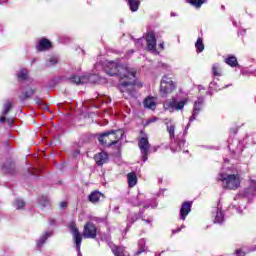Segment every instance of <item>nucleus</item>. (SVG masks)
Listing matches in <instances>:
<instances>
[{"label": "nucleus", "instance_id": "4", "mask_svg": "<svg viewBox=\"0 0 256 256\" xmlns=\"http://www.w3.org/2000/svg\"><path fill=\"white\" fill-rule=\"evenodd\" d=\"M164 124L166 126V131L169 134L171 145L170 149L173 153H179L185 147V140H175V122L173 118H165Z\"/></svg>", "mask_w": 256, "mask_h": 256}, {"label": "nucleus", "instance_id": "47", "mask_svg": "<svg viewBox=\"0 0 256 256\" xmlns=\"http://www.w3.org/2000/svg\"><path fill=\"white\" fill-rule=\"evenodd\" d=\"M155 121H157V118L154 117V118L149 119L148 123H155Z\"/></svg>", "mask_w": 256, "mask_h": 256}, {"label": "nucleus", "instance_id": "3", "mask_svg": "<svg viewBox=\"0 0 256 256\" xmlns=\"http://www.w3.org/2000/svg\"><path fill=\"white\" fill-rule=\"evenodd\" d=\"M217 181L222 184L223 189L230 191H236L241 187V175L237 172L222 171L218 174Z\"/></svg>", "mask_w": 256, "mask_h": 256}, {"label": "nucleus", "instance_id": "27", "mask_svg": "<svg viewBox=\"0 0 256 256\" xmlns=\"http://www.w3.org/2000/svg\"><path fill=\"white\" fill-rule=\"evenodd\" d=\"M17 77L19 81H27L29 79V71L27 69H21L17 73Z\"/></svg>", "mask_w": 256, "mask_h": 256}, {"label": "nucleus", "instance_id": "50", "mask_svg": "<svg viewBox=\"0 0 256 256\" xmlns=\"http://www.w3.org/2000/svg\"><path fill=\"white\" fill-rule=\"evenodd\" d=\"M143 221H145V223H147L148 225L151 224V219H143Z\"/></svg>", "mask_w": 256, "mask_h": 256}, {"label": "nucleus", "instance_id": "12", "mask_svg": "<svg viewBox=\"0 0 256 256\" xmlns=\"http://www.w3.org/2000/svg\"><path fill=\"white\" fill-rule=\"evenodd\" d=\"M93 79H95V82H97L99 79L98 75H91V76H77V75H72L68 81H70V83H75L76 85H80L83 83H87V81H93Z\"/></svg>", "mask_w": 256, "mask_h": 256}, {"label": "nucleus", "instance_id": "25", "mask_svg": "<svg viewBox=\"0 0 256 256\" xmlns=\"http://www.w3.org/2000/svg\"><path fill=\"white\" fill-rule=\"evenodd\" d=\"M224 62L226 65H229V67H239V62L237 61V57L233 55H229Z\"/></svg>", "mask_w": 256, "mask_h": 256}, {"label": "nucleus", "instance_id": "56", "mask_svg": "<svg viewBox=\"0 0 256 256\" xmlns=\"http://www.w3.org/2000/svg\"><path fill=\"white\" fill-rule=\"evenodd\" d=\"M67 41H69V38H66V43H67Z\"/></svg>", "mask_w": 256, "mask_h": 256}, {"label": "nucleus", "instance_id": "16", "mask_svg": "<svg viewBox=\"0 0 256 256\" xmlns=\"http://www.w3.org/2000/svg\"><path fill=\"white\" fill-rule=\"evenodd\" d=\"M191 213V202H183L180 208V220L185 221Z\"/></svg>", "mask_w": 256, "mask_h": 256}, {"label": "nucleus", "instance_id": "57", "mask_svg": "<svg viewBox=\"0 0 256 256\" xmlns=\"http://www.w3.org/2000/svg\"><path fill=\"white\" fill-rule=\"evenodd\" d=\"M32 63H35V60H33Z\"/></svg>", "mask_w": 256, "mask_h": 256}, {"label": "nucleus", "instance_id": "55", "mask_svg": "<svg viewBox=\"0 0 256 256\" xmlns=\"http://www.w3.org/2000/svg\"><path fill=\"white\" fill-rule=\"evenodd\" d=\"M161 49H163V44H160Z\"/></svg>", "mask_w": 256, "mask_h": 256}, {"label": "nucleus", "instance_id": "36", "mask_svg": "<svg viewBox=\"0 0 256 256\" xmlns=\"http://www.w3.org/2000/svg\"><path fill=\"white\" fill-rule=\"evenodd\" d=\"M11 107H13V105H11V102L7 101L4 104V108H3L2 114L3 115H7V113H9L11 111Z\"/></svg>", "mask_w": 256, "mask_h": 256}, {"label": "nucleus", "instance_id": "30", "mask_svg": "<svg viewBox=\"0 0 256 256\" xmlns=\"http://www.w3.org/2000/svg\"><path fill=\"white\" fill-rule=\"evenodd\" d=\"M137 219H139V215H137V213H130L127 216V227H131V225H133V223H135V221H137Z\"/></svg>", "mask_w": 256, "mask_h": 256}, {"label": "nucleus", "instance_id": "23", "mask_svg": "<svg viewBox=\"0 0 256 256\" xmlns=\"http://www.w3.org/2000/svg\"><path fill=\"white\" fill-rule=\"evenodd\" d=\"M145 252H147V240L142 238L138 241V251L136 252V255H141V253Z\"/></svg>", "mask_w": 256, "mask_h": 256}, {"label": "nucleus", "instance_id": "26", "mask_svg": "<svg viewBox=\"0 0 256 256\" xmlns=\"http://www.w3.org/2000/svg\"><path fill=\"white\" fill-rule=\"evenodd\" d=\"M112 253H114L115 256H129L125 253V248L121 246H114L112 248Z\"/></svg>", "mask_w": 256, "mask_h": 256}, {"label": "nucleus", "instance_id": "13", "mask_svg": "<svg viewBox=\"0 0 256 256\" xmlns=\"http://www.w3.org/2000/svg\"><path fill=\"white\" fill-rule=\"evenodd\" d=\"M212 217L214 219V223L221 224L225 221V215L223 214V206L221 203H218L217 207L212 209Z\"/></svg>", "mask_w": 256, "mask_h": 256}, {"label": "nucleus", "instance_id": "15", "mask_svg": "<svg viewBox=\"0 0 256 256\" xmlns=\"http://www.w3.org/2000/svg\"><path fill=\"white\" fill-rule=\"evenodd\" d=\"M146 43L148 51L157 50V38H155V32L149 31L146 33Z\"/></svg>", "mask_w": 256, "mask_h": 256}, {"label": "nucleus", "instance_id": "9", "mask_svg": "<svg viewBox=\"0 0 256 256\" xmlns=\"http://www.w3.org/2000/svg\"><path fill=\"white\" fill-rule=\"evenodd\" d=\"M203 107H205V97L200 96L194 102L192 115L189 119V123L187 124L184 133H187V129H189V127H191V123H193V121H195V119H197L199 113H201V111H203Z\"/></svg>", "mask_w": 256, "mask_h": 256}, {"label": "nucleus", "instance_id": "21", "mask_svg": "<svg viewBox=\"0 0 256 256\" xmlns=\"http://www.w3.org/2000/svg\"><path fill=\"white\" fill-rule=\"evenodd\" d=\"M101 197H103V194H101V192L93 191L92 193L89 194L88 201H90V203L96 204L99 203Z\"/></svg>", "mask_w": 256, "mask_h": 256}, {"label": "nucleus", "instance_id": "32", "mask_svg": "<svg viewBox=\"0 0 256 256\" xmlns=\"http://www.w3.org/2000/svg\"><path fill=\"white\" fill-rule=\"evenodd\" d=\"M195 47L197 49V53H203L205 51V45L203 44V38H198Z\"/></svg>", "mask_w": 256, "mask_h": 256}, {"label": "nucleus", "instance_id": "59", "mask_svg": "<svg viewBox=\"0 0 256 256\" xmlns=\"http://www.w3.org/2000/svg\"><path fill=\"white\" fill-rule=\"evenodd\" d=\"M131 53H133V50H131Z\"/></svg>", "mask_w": 256, "mask_h": 256}, {"label": "nucleus", "instance_id": "31", "mask_svg": "<svg viewBox=\"0 0 256 256\" xmlns=\"http://www.w3.org/2000/svg\"><path fill=\"white\" fill-rule=\"evenodd\" d=\"M212 73H213L214 77H221L223 75V72L221 70V65L214 64L212 66Z\"/></svg>", "mask_w": 256, "mask_h": 256}, {"label": "nucleus", "instance_id": "49", "mask_svg": "<svg viewBox=\"0 0 256 256\" xmlns=\"http://www.w3.org/2000/svg\"><path fill=\"white\" fill-rule=\"evenodd\" d=\"M60 207H61V209H65V201H62V202L60 203Z\"/></svg>", "mask_w": 256, "mask_h": 256}, {"label": "nucleus", "instance_id": "39", "mask_svg": "<svg viewBox=\"0 0 256 256\" xmlns=\"http://www.w3.org/2000/svg\"><path fill=\"white\" fill-rule=\"evenodd\" d=\"M209 89H212L213 91H219V86L215 81L210 82Z\"/></svg>", "mask_w": 256, "mask_h": 256}, {"label": "nucleus", "instance_id": "41", "mask_svg": "<svg viewBox=\"0 0 256 256\" xmlns=\"http://www.w3.org/2000/svg\"><path fill=\"white\" fill-rule=\"evenodd\" d=\"M181 229H185V225H181L180 228L172 230V234L175 235V233H180Z\"/></svg>", "mask_w": 256, "mask_h": 256}, {"label": "nucleus", "instance_id": "10", "mask_svg": "<svg viewBox=\"0 0 256 256\" xmlns=\"http://www.w3.org/2000/svg\"><path fill=\"white\" fill-rule=\"evenodd\" d=\"M138 147L141 151L142 160L147 161L149 155V149H151V144H149V138L147 136H143L139 139Z\"/></svg>", "mask_w": 256, "mask_h": 256}, {"label": "nucleus", "instance_id": "53", "mask_svg": "<svg viewBox=\"0 0 256 256\" xmlns=\"http://www.w3.org/2000/svg\"><path fill=\"white\" fill-rule=\"evenodd\" d=\"M148 207H149V205H144V208H145V209H148Z\"/></svg>", "mask_w": 256, "mask_h": 256}, {"label": "nucleus", "instance_id": "58", "mask_svg": "<svg viewBox=\"0 0 256 256\" xmlns=\"http://www.w3.org/2000/svg\"><path fill=\"white\" fill-rule=\"evenodd\" d=\"M227 87H229V85H228V86H225V88H227Z\"/></svg>", "mask_w": 256, "mask_h": 256}, {"label": "nucleus", "instance_id": "8", "mask_svg": "<svg viewBox=\"0 0 256 256\" xmlns=\"http://www.w3.org/2000/svg\"><path fill=\"white\" fill-rule=\"evenodd\" d=\"M175 82H173V77L171 75H164L160 82V95L166 97L167 95L175 91Z\"/></svg>", "mask_w": 256, "mask_h": 256}, {"label": "nucleus", "instance_id": "45", "mask_svg": "<svg viewBox=\"0 0 256 256\" xmlns=\"http://www.w3.org/2000/svg\"><path fill=\"white\" fill-rule=\"evenodd\" d=\"M5 121H7L5 116L0 117V123H5Z\"/></svg>", "mask_w": 256, "mask_h": 256}, {"label": "nucleus", "instance_id": "5", "mask_svg": "<svg viewBox=\"0 0 256 256\" xmlns=\"http://www.w3.org/2000/svg\"><path fill=\"white\" fill-rule=\"evenodd\" d=\"M125 135V132L123 130H111L108 132H105L103 134H100L98 136V141L101 143V145H105L106 147H111V145H115L119 142V139H121Z\"/></svg>", "mask_w": 256, "mask_h": 256}, {"label": "nucleus", "instance_id": "52", "mask_svg": "<svg viewBox=\"0 0 256 256\" xmlns=\"http://www.w3.org/2000/svg\"><path fill=\"white\" fill-rule=\"evenodd\" d=\"M94 221L101 222V221H103V219H101V218H94Z\"/></svg>", "mask_w": 256, "mask_h": 256}, {"label": "nucleus", "instance_id": "43", "mask_svg": "<svg viewBox=\"0 0 256 256\" xmlns=\"http://www.w3.org/2000/svg\"><path fill=\"white\" fill-rule=\"evenodd\" d=\"M76 51H78V53H82V55H85V51L83 49H81L80 47H77Z\"/></svg>", "mask_w": 256, "mask_h": 256}, {"label": "nucleus", "instance_id": "44", "mask_svg": "<svg viewBox=\"0 0 256 256\" xmlns=\"http://www.w3.org/2000/svg\"><path fill=\"white\" fill-rule=\"evenodd\" d=\"M9 3V0H0V5H7Z\"/></svg>", "mask_w": 256, "mask_h": 256}, {"label": "nucleus", "instance_id": "48", "mask_svg": "<svg viewBox=\"0 0 256 256\" xmlns=\"http://www.w3.org/2000/svg\"><path fill=\"white\" fill-rule=\"evenodd\" d=\"M113 211H114V213H119V206H115Z\"/></svg>", "mask_w": 256, "mask_h": 256}, {"label": "nucleus", "instance_id": "17", "mask_svg": "<svg viewBox=\"0 0 256 256\" xmlns=\"http://www.w3.org/2000/svg\"><path fill=\"white\" fill-rule=\"evenodd\" d=\"M94 159L96 165H99L101 167L102 165H105V163H107L109 156L107 155V152H100L95 155Z\"/></svg>", "mask_w": 256, "mask_h": 256}, {"label": "nucleus", "instance_id": "40", "mask_svg": "<svg viewBox=\"0 0 256 256\" xmlns=\"http://www.w3.org/2000/svg\"><path fill=\"white\" fill-rule=\"evenodd\" d=\"M235 255L236 256H245V251H243V249H237L235 251Z\"/></svg>", "mask_w": 256, "mask_h": 256}, {"label": "nucleus", "instance_id": "6", "mask_svg": "<svg viewBox=\"0 0 256 256\" xmlns=\"http://www.w3.org/2000/svg\"><path fill=\"white\" fill-rule=\"evenodd\" d=\"M187 103H189V98H182L179 100L175 97H172L163 103V108L164 111H169V113H175L176 111L183 112Z\"/></svg>", "mask_w": 256, "mask_h": 256}, {"label": "nucleus", "instance_id": "46", "mask_svg": "<svg viewBox=\"0 0 256 256\" xmlns=\"http://www.w3.org/2000/svg\"><path fill=\"white\" fill-rule=\"evenodd\" d=\"M7 122H8V125L11 127V125H13V118H9Z\"/></svg>", "mask_w": 256, "mask_h": 256}, {"label": "nucleus", "instance_id": "22", "mask_svg": "<svg viewBox=\"0 0 256 256\" xmlns=\"http://www.w3.org/2000/svg\"><path fill=\"white\" fill-rule=\"evenodd\" d=\"M143 201H145V194H138L130 199V203L131 205H134V207L143 205Z\"/></svg>", "mask_w": 256, "mask_h": 256}, {"label": "nucleus", "instance_id": "54", "mask_svg": "<svg viewBox=\"0 0 256 256\" xmlns=\"http://www.w3.org/2000/svg\"><path fill=\"white\" fill-rule=\"evenodd\" d=\"M152 208H155V207H157V204H154L153 206H151Z\"/></svg>", "mask_w": 256, "mask_h": 256}, {"label": "nucleus", "instance_id": "18", "mask_svg": "<svg viewBox=\"0 0 256 256\" xmlns=\"http://www.w3.org/2000/svg\"><path fill=\"white\" fill-rule=\"evenodd\" d=\"M144 107L145 109H151L152 111H155L157 107V98L148 96L144 100Z\"/></svg>", "mask_w": 256, "mask_h": 256}, {"label": "nucleus", "instance_id": "28", "mask_svg": "<svg viewBox=\"0 0 256 256\" xmlns=\"http://www.w3.org/2000/svg\"><path fill=\"white\" fill-rule=\"evenodd\" d=\"M127 178L129 187H135L137 185V175L135 173H128Z\"/></svg>", "mask_w": 256, "mask_h": 256}, {"label": "nucleus", "instance_id": "11", "mask_svg": "<svg viewBox=\"0 0 256 256\" xmlns=\"http://www.w3.org/2000/svg\"><path fill=\"white\" fill-rule=\"evenodd\" d=\"M82 237L84 239H95L97 237V226L93 222H87L84 225Z\"/></svg>", "mask_w": 256, "mask_h": 256}, {"label": "nucleus", "instance_id": "1", "mask_svg": "<svg viewBox=\"0 0 256 256\" xmlns=\"http://www.w3.org/2000/svg\"><path fill=\"white\" fill-rule=\"evenodd\" d=\"M105 73L113 77L119 76L118 89L123 93L125 99L135 97V81L137 80L135 69L129 67L127 64H119V62L109 61L105 66Z\"/></svg>", "mask_w": 256, "mask_h": 256}, {"label": "nucleus", "instance_id": "14", "mask_svg": "<svg viewBox=\"0 0 256 256\" xmlns=\"http://www.w3.org/2000/svg\"><path fill=\"white\" fill-rule=\"evenodd\" d=\"M53 47V44L47 38H40L36 43V51L39 53H44L49 51Z\"/></svg>", "mask_w": 256, "mask_h": 256}, {"label": "nucleus", "instance_id": "42", "mask_svg": "<svg viewBox=\"0 0 256 256\" xmlns=\"http://www.w3.org/2000/svg\"><path fill=\"white\" fill-rule=\"evenodd\" d=\"M58 169H59V171H64V169H65V164H59L58 165Z\"/></svg>", "mask_w": 256, "mask_h": 256}, {"label": "nucleus", "instance_id": "20", "mask_svg": "<svg viewBox=\"0 0 256 256\" xmlns=\"http://www.w3.org/2000/svg\"><path fill=\"white\" fill-rule=\"evenodd\" d=\"M51 235H52V232H49V231L44 232L40 236L39 240L37 241V244H36L37 248L41 249V247H43V245H45V243L47 242V239H49V237H51Z\"/></svg>", "mask_w": 256, "mask_h": 256}, {"label": "nucleus", "instance_id": "33", "mask_svg": "<svg viewBox=\"0 0 256 256\" xmlns=\"http://www.w3.org/2000/svg\"><path fill=\"white\" fill-rule=\"evenodd\" d=\"M38 203L42 206V207H49V205H51V202L49 201V198L47 196H42L39 198Z\"/></svg>", "mask_w": 256, "mask_h": 256}, {"label": "nucleus", "instance_id": "60", "mask_svg": "<svg viewBox=\"0 0 256 256\" xmlns=\"http://www.w3.org/2000/svg\"><path fill=\"white\" fill-rule=\"evenodd\" d=\"M157 256H161V254L157 255Z\"/></svg>", "mask_w": 256, "mask_h": 256}, {"label": "nucleus", "instance_id": "2", "mask_svg": "<svg viewBox=\"0 0 256 256\" xmlns=\"http://www.w3.org/2000/svg\"><path fill=\"white\" fill-rule=\"evenodd\" d=\"M256 195V176L250 177L248 187H246L241 194L237 195L229 209H235L239 215H243V210L247 209V199H253Z\"/></svg>", "mask_w": 256, "mask_h": 256}, {"label": "nucleus", "instance_id": "19", "mask_svg": "<svg viewBox=\"0 0 256 256\" xmlns=\"http://www.w3.org/2000/svg\"><path fill=\"white\" fill-rule=\"evenodd\" d=\"M35 91H37V89L31 88V86L26 87L22 91V97H20L21 101H25V99H29V97H33V95H35Z\"/></svg>", "mask_w": 256, "mask_h": 256}, {"label": "nucleus", "instance_id": "34", "mask_svg": "<svg viewBox=\"0 0 256 256\" xmlns=\"http://www.w3.org/2000/svg\"><path fill=\"white\" fill-rule=\"evenodd\" d=\"M207 0H188V3L190 5H193V7H196V9H199L203 3H205Z\"/></svg>", "mask_w": 256, "mask_h": 256}, {"label": "nucleus", "instance_id": "24", "mask_svg": "<svg viewBox=\"0 0 256 256\" xmlns=\"http://www.w3.org/2000/svg\"><path fill=\"white\" fill-rule=\"evenodd\" d=\"M141 2L139 0H128V7L132 13L139 11V6Z\"/></svg>", "mask_w": 256, "mask_h": 256}, {"label": "nucleus", "instance_id": "7", "mask_svg": "<svg viewBox=\"0 0 256 256\" xmlns=\"http://www.w3.org/2000/svg\"><path fill=\"white\" fill-rule=\"evenodd\" d=\"M68 227L72 235V241L78 253L77 256H83V254L81 253V243L83 242V236L81 232H79V228H77V224H75V222L72 221L68 224Z\"/></svg>", "mask_w": 256, "mask_h": 256}, {"label": "nucleus", "instance_id": "35", "mask_svg": "<svg viewBox=\"0 0 256 256\" xmlns=\"http://www.w3.org/2000/svg\"><path fill=\"white\" fill-rule=\"evenodd\" d=\"M13 206L15 209H23V207H25V201L18 198L14 201Z\"/></svg>", "mask_w": 256, "mask_h": 256}, {"label": "nucleus", "instance_id": "51", "mask_svg": "<svg viewBox=\"0 0 256 256\" xmlns=\"http://www.w3.org/2000/svg\"><path fill=\"white\" fill-rule=\"evenodd\" d=\"M36 103H37L38 105H41V103H42L41 99H40V98L36 99Z\"/></svg>", "mask_w": 256, "mask_h": 256}, {"label": "nucleus", "instance_id": "37", "mask_svg": "<svg viewBox=\"0 0 256 256\" xmlns=\"http://www.w3.org/2000/svg\"><path fill=\"white\" fill-rule=\"evenodd\" d=\"M241 75H253L254 77H256V69L255 70L244 69L241 71Z\"/></svg>", "mask_w": 256, "mask_h": 256}, {"label": "nucleus", "instance_id": "29", "mask_svg": "<svg viewBox=\"0 0 256 256\" xmlns=\"http://www.w3.org/2000/svg\"><path fill=\"white\" fill-rule=\"evenodd\" d=\"M59 63V56H51L46 60V67H53Z\"/></svg>", "mask_w": 256, "mask_h": 256}, {"label": "nucleus", "instance_id": "38", "mask_svg": "<svg viewBox=\"0 0 256 256\" xmlns=\"http://www.w3.org/2000/svg\"><path fill=\"white\" fill-rule=\"evenodd\" d=\"M143 43H145V39L143 38L137 39L135 41V47H137L138 49H141V47H143Z\"/></svg>", "mask_w": 256, "mask_h": 256}]
</instances>
